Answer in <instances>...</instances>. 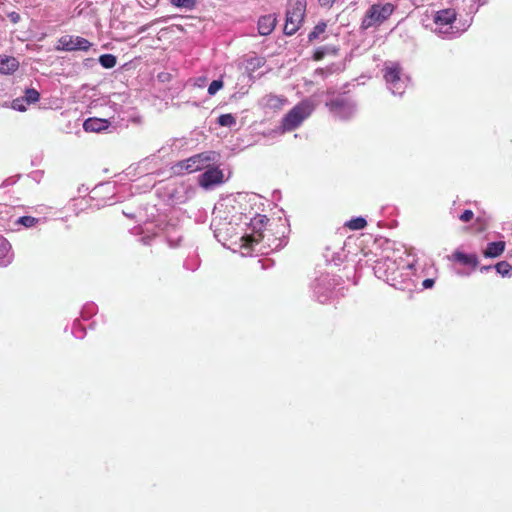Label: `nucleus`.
<instances>
[{"mask_svg":"<svg viewBox=\"0 0 512 512\" xmlns=\"http://www.w3.org/2000/svg\"><path fill=\"white\" fill-rule=\"evenodd\" d=\"M306 11L305 0H292L289 3L286 12V22L284 25V33L287 35L294 34L303 22Z\"/></svg>","mask_w":512,"mask_h":512,"instance_id":"423d86ee","label":"nucleus"},{"mask_svg":"<svg viewBox=\"0 0 512 512\" xmlns=\"http://www.w3.org/2000/svg\"><path fill=\"white\" fill-rule=\"evenodd\" d=\"M327 25L325 22H319L314 29L308 34L309 41H314L320 38V35L324 34Z\"/></svg>","mask_w":512,"mask_h":512,"instance_id":"4be33fe9","label":"nucleus"},{"mask_svg":"<svg viewBox=\"0 0 512 512\" xmlns=\"http://www.w3.org/2000/svg\"><path fill=\"white\" fill-rule=\"evenodd\" d=\"M452 259L454 261L460 262L464 265H469L472 267H476L479 263L478 258L475 254H465L459 250H456L453 255Z\"/></svg>","mask_w":512,"mask_h":512,"instance_id":"aec40b11","label":"nucleus"},{"mask_svg":"<svg viewBox=\"0 0 512 512\" xmlns=\"http://www.w3.org/2000/svg\"><path fill=\"white\" fill-rule=\"evenodd\" d=\"M90 47L91 43L83 37L65 35L59 38L56 49L63 51H87Z\"/></svg>","mask_w":512,"mask_h":512,"instance_id":"9d476101","label":"nucleus"},{"mask_svg":"<svg viewBox=\"0 0 512 512\" xmlns=\"http://www.w3.org/2000/svg\"><path fill=\"white\" fill-rule=\"evenodd\" d=\"M217 123L223 127H232L236 124V118L232 114H222L218 117Z\"/></svg>","mask_w":512,"mask_h":512,"instance_id":"a878e982","label":"nucleus"},{"mask_svg":"<svg viewBox=\"0 0 512 512\" xmlns=\"http://www.w3.org/2000/svg\"><path fill=\"white\" fill-rule=\"evenodd\" d=\"M328 53L335 54L336 49L332 47H319L314 53V59L321 60Z\"/></svg>","mask_w":512,"mask_h":512,"instance_id":"c85d7f7f","label":"nucleus"},{"mask_svg":"<svg viewBox=\"0 0 512 512\" xmlns=\"http://www.w3.org/2000/svg\"><path fill=\"white\" fill-rule=\"evenodd\" d=\"M423 287L425 289H429V288H432L433 285H434V280L433 279H425L422 283Z\"/></svg>","mask_w":512,"mask_h":512,"instance_id":"e433bc0d","label":"nucleus"},{"mask_svg":"<svg viewBox=\"0 0 512 512\" xmlns=\"http://www.w3.org/2000/svg\"><path fill=\"white\" fill-rule=\"evenodd\" d=\"M315 73H316V74H318V75H321V76H325V75H326V71H325V69H323V68H319V69H317V70L315 71Z\"/></svg>","mask_w":512,"mask_h":512,"instance_id":"a19ab883","label":"nucleus"},{"mask_svg":"<svg viewBox=\"0 0 512 512\" xmlns=\"http://www.w3.org/2000/svg\"><path fill=\"white\" fill-rule=\"evenodd\" d=\"M12 108L14 110H17V111H20V112H24L27 109V104H26V102L21 97L20 98H16L12 102Z\"/></svg>","mask_w":512,"mask_h":512,"instance_id":"7c9ffc66","label":"nucleus"},{"mask_svg":"<svg viewBox=\"0 0 512 512\" xmlns=\"http://www.w3.org/2000/svg\"><path fill=\"white\" fill-rule=\"evenodd\" d=\"M141 241H142L144 244H149V243H150V236L142 237Z\"/></svg>","mask_w":512,"mask_h":512,"instance_id":"79ce46f5","label":"nucleus"},{"mask_svg":"<svg viewBox=\"0 0 512 512\" xmlns=\"http://www.w3.org/2000/svg\"><path fill=\"white\" fill-rule=\"evenodd\" d=\"M9 18L11 19V21L13 23H17L19 21V19H20V16H19L18 13L12 12V13L9 14Z\"/></svg>","mask_w":512,"mask_h":512,"instance_id":"58836bf2","label":"nucleus"},{"mask_svg":"<svg viewBox=\"0 0 512 512\" xmlns=\"http://www.w3.org/2000/svg\"><path fill=\"white\" fill-rule=\"evenodd\" d=\"M248 65L254 70L256 68H260L264 65V59L261 57H251L248 60Z\"/></svg>","mask_w":512,"mask_h":512,"instance_id":"2f4dec72","label":"nucleus"},{"mask_svg":"<svg viewBox=\"0 0 512 512\" xmlns=\"http://www.w3.org/2000/svg\"><path fill=\"white\" fill-rule=\"evenodd\" d=\"M473 212L471 210H465L461 215H460V220L462 222H468L470 221L472 218H473Z\"/></svg>","mask_w":512,"mask_h":512,"instance_id":"f704fd0d","label":"nucleus"},{"mask_svg":"<svg viewBox=\"0 0 512 512\" xmlns=\"http://www.w3.org/2000/svg\"><path fill=\"white\" fill-rule=\"evenodd\" d=\"M38 222L39 219L32 216H22L17 220L18 224H21L27 228L34 227Z\"/></svg>","mask_w":512,"mask_h":512,"instance_id":"bb28decb","label":"nucleus"},{"mask_svg":"<svg viewBox=\"0 0 512 512\" xmlns=\"http://www.w3.org/2000/svg\"><path fill=\"white\" fill-rule=\"evenodd\" d=\"M321 6L331 7L336 0H318Z\"/></svg>","mask_w":512,"mask_h":512,"instance_id":"4c0bfd02","label":"nucleus"},{"mask_svg":"<svg viewBox=\"0 0 512 512\" xmlns=\"http://www.w3.org/2000/svg\"><path fill=\"white\" fill-rule=\"evenodd\" d=\"M395 6L391 3H376L369 7L362 21L361 28L367 30L383 24L394 12Z\"/></svg>","mask_w":512,"mask_h":512,"instance_id":"20e7f679","label":"nucleus"},{"mask_svg":"<svg viewBox=\"0 0 512 512\" xmlns=\"http://www.w3.org/2000/svg\"><path fill=\"white\" fill-rule=\"evenodd\" d=\"M248 202L247 194H238L237 196H227L220 199L213 210L212 225L218 226L219 221H225L228 224L240 225L243 219H247L246 206Z\"/></svg>","mask_w":512,"mask_h":512,"instance_id":"f257e3e1","label":"nucleus"},{"mask_svg":"<svg viewBox=\"0 0 512 512\" xmlns=\"http://www.w3.org/2000/svg\"><path fill=\"white\" fill-rule=\"evenodd\" d=\"M27 105L34 104L39 101L40 94L34 88H28L25 90L24 96L21 97Z\"/></svg>","mask_w":512,"mask_h":512,"instance_id":"412c9836","label":"nucleus"},{"mask_svg":"<svg viewBox=\"0 0 512 512\" xmlns=\"http://www.w3.org/2000/svg\"><path fill=\"white\" fill-rule=\"evenodd\" d=\"M246 220H250L249 225L251 228V233H246L241 237V247L245 249H251L254 247V245L258 244L267 236L263 231V227L268 219L264 215L255 214L254 217L248 216Z\"/></svg>","mask_w":512,"mask_h":512,"instance_id":"6e6552de","label":"nucleus"},{"mask_svg":"<svg viewBox=\"0 0 512 512\" xmlns=\"http://www.w3.org/2000/svg\"><path fill=\"white\" fill-rule=\"evenodd\" d=\"M19 68V61L13 56L0 55V74L10 75Z\"/></svg>","mask_w":512,"mask_h":512,"instance_id":"4468645a","label":"nucleus"},{"mask_svg":"<svg viewBox=\"0 0 512 512\" xmlns=\"http://www.w3.org/2000/svg\"><path fill=\"white\" fill-rule=\"evenodd\" d=\"M414 265H415L414 263H410V264L407 265V268L409 270H412V269H414Z\"/></svg>","mask_w":512,"mask_h":512,"instance_id":"c03bdc74","label":"nucleus"},{"mask_svg":"<svg viewBox=\"0 0 512 512\" xmlns=\"http://www.w3.org/2000/svg\"><path fill=\"white\" fill-rule=\"evenodd\" d=\"M204 84H205V78L200 77V78H198V79L196 80V85H197L198 87H203V86H204Z\"/></svg>","mask_w":512,"mask_h":512,"instance_id":"ea45409f","label":"nucleus"},{"mask_svg":"<svg viewBox=\"0 0 512 512\" xmlns=\"http://www.w3.org/2000/svg\"><path fill=\"white\" fill-rule=\"evenodd\" d=\"M337 117L341 119H348L354 115L356 111V105L345 98H336L327 104Z\"/></svg>","mask_w":512,"mask_h":512,"instance_id":"f8f14e48","label":"nucleus"},{"mask_svg":"<svg viewBox=\"0 0 512 512\" xmlns=\"http://www.w3.org/2000/svg\"><path fill=\"white\" fill-rule=\"evenodd\" d=\"M383 77L387 88L393 95L402 96L409 84V77L403 72L398 62L384 63Z\"/></svg>","mask_w":512,"mask_h":512,"instance_id":"f03ea898","label":"nucleus"},{"mask_svg":"<svg viewBox=\"0 0 512 512\" xmlns=\"http://www.w3.org/2000/svg\"><path fill=\"white\" fill-rule=\"evenodd\" d=\"M394 266V262L390 260L378 261L374 267L375 274L378 278H383L385 281L389 282L394 281L395 277L393 276V272L387 273V270L391 269Z\"/></svg>","mask_w":512,"mask_h":512,"instance_id":"2eb2a0df","label":"nucleus"},{"mask_svg":"<svg viewBox=\"0 0 512 512\" xmlns=\"http://www.w3.org/2000/svg\"><path fill=\"white\" fill-rule=\"evenodd\" d=\"M276 18L274 15H264L258 20V32L262 36L269 35L275 28Z\"/></svg>","mask_w":512,"mask_h":512,"instance_id":"dca6fc26","label":"nucleus"},{"mask_svg":"<svg viewBox=\"0 0 512 512\" xmlns=\"http://www.w3.org/2000/svg\"><path fill=\"white\" fill-rule=\"evenodd\" d=\"M339 285L337 279L329 274L321 275L315 279L312 289L316 300L325 303L332 298L335 287Z\"/></svg>","mask_w":512,"mask_h":512,"instance_id":"1a4fd4ad","label":"nucleus"},{"mask_svg":"<svg viewBox=\"0 0 512 512\" xmlns=\"http://www.w3.org/2000/svg\"><path fill=\"white\" fill-rule=\"evenodd\" d=\"M173 5L179 8L191 10L195 7V0H170Z\"/></svg>","mask_w":512,"mask_h":512,"instance_id":"cd10ccee","label":"nucleus"},{"mask_svg":"<svg viewBox=\"0 0 512 512\" xmlns=\"http://www.w3.org/2000/svg\"><path fill=\"white\" fill-rule=\"evenodd\" d=\"M184 266H185V268H186V269L191 270V271H194V270H196V269L198 268L199 263H198V261L195 259L193 263H190V264H189V262H186V263L184 264Z\"/></svg>","mask_w":512,"mask_h":512,"instance_id":"c9c22d12","label":"nucleus"},{"mask_svg":"<svg viewBox=\"0 0 512 512\" xmlns=\"http://www.w3.org/2000/svg\"><path fill=\"white\" fill-rule=\"evenodd\" d=\"M457 13L453 8H447L436 12L434 16V32L443 38H453L466 30L467 24L462 29L455 25Z\"/></svg>","mask_w":512,"mask_h":512,"instance_id":"7ed1b4c3","label":"nucleus"},{"mask_svg":"<svg viewBox=\"0 0 512 512\" xmlns=\"http://www.w3.org/2000/svg\"><path fill=\"white\" fill-rule=\"evenodd\" d=\"M491 268V266H483L481 267V271H488Z\"/></svg>","mask_w":512,"mask_h":512,"instance_id":"37998d69","label":"nucleus"},{"mask_svg":"<svg viewBox=\"0 0 512 512\" xmlns=\"http://www.w3.org/2000/svg\"><path fill=\"white\" fill-rule=\"evenodd\" d=\"M367 222L363 217H356L349 220L346 226L351 230H361L366 226Z\"/></svg>","mask_w":512,"mask_h":512,"instance_id":"393cba45","label":"nucleus"},{"mask_svg":"<svg viewBox=\"0 0 512 512\" xmlns=\"http://www.w3.org/2000/svg\"><path fill=\"white\" fill-rule=\"evenodd\" d=\"M286 102L287 100L285 98L273 94L266 95L261 99V103L264 107L274 110L281 109Z\"/></svg>","mask_w":512,"mask_h":512,"instance_id":"a211bd4d","label":"nucleus"},{"mask_svg":"<svg viewBox=\"0 0 512 512\" xmlns=\"http://www.w3.org/2000/svg\"><path fill=\"white\" fill-rule=\"evenodd\" d=\"M223 87V81L221 79L213 80L208 87V94L214 96Z\"/></svg>","mask_w":512,"mask_h":512,"instance_id":"c756f323","label":"nucleus"},{"mask_svg":"<svg viewBox=\"0 0 512 512\" xmlns=\"http://www.w3.org/2000/svg\"><path fill=\"white\" fill-rule=\"evenodd\" d=\"M110 126L108 119L103 118H88L83 123V128L86 132H102Z\"/></svg>","mask_w":512,"mask_h":512,"instance_id":"ddd939ff","label":"nucleus"},{"mask_svg":"<svg viewBox=\"0 0 512 512\" xmlns=\"http://www.w3.org/2000/svg\"><path fill=\"white\" fill-rule=\"evenodd\" d=\"M219 155L214 151H206L189 157L177 164L180 171L193 173L202 169L208 168L212 163H215Z\"/></svg>","mask_w":512,"mask_h":512,"instance_id":"0eeeda50","label":"nucleus"},{"mask_svg":"<svg viewBox=\"0 0 512 512\" xmlns=\"http://www.w3.org/2000/svg\"><path fill=\"white\" fill-rule=\"evenodd\" d=\"M72 333L77 337V338H82L84 336V330L80 327V324L79 323H74L73 325V330H72Z\"/></svg>","mask_w":512,"mask_h":512,"instance_id":"473e14b6","label":"nucleus"},{"mask_svg":"<svg viewBox=\"0 0 512 512\" xmlns=\"http://www.w3.org/2000/svg\"><path fill=\"white\" fill-rule=\"evenodd\" d=\"M505 242L497 241L491 242L487 245L486 249L483 252V255L486 258H496L499 257L505 250Z\"/></svg>","mask_w":512,"mask_h":512,"instance_id":"6ab92c4d","label":"nucleus"},{"mask_svg":"<svg viewBox=\"0 0 512 512\" xmlns=\"http://www.w3.org/2000/svg\"><path fill=\"white\" fill-rule=\"evenodd\" d=\"M495 269L497 273L503 277H509L512 275V266L506 261L498 262L495 265Z\"/></svg>","mask_w":512,"mask_h":512,"instance_id":"5701e85b","label":"nucleus"},{"mask_svg":"<svg viewBox=\"0 0 512 512\" xmlns=\"http://www.w3.org/2000/svg\"><path fill=\"white\" fill-rule=\"evenodd\" d=\"M116 57L112 54H103L99 57V63L102 67L110 69L116 65Z\"/></svg>","mask_w":512,"mask_h":512,"instance_id":"b1692460","label":"nucleus"},{"mask_svg":"<svg viewBox=\"0 0 512 512\" xmlns=\"http://www.w3.org/2000/svg\"><path fill=\"white\" fill-rule=\"evenodd\" d=\"M198 182L202 188L206 190L212 189L224 182V173L219 167H211L210 165L206 168L205 172L199 176Z\"/></svg>","mask_w":512,"mask_h":512,"instance_id":"9b49d317","label":"nucleus"},{"mask_svg":"<svg viewBox=\"0 0 512 512\" xmlns=\"http://www.w3.org/2000/svg\"><path fill=\"white\" fill-rule=\"evenodd\" d=\"M467 5H469V14H473L478 10L476 5L477 0H463Z\"/></svg>","mask_w":512,"mask_h":512,"instance_id":"72a5a7b5","label":"nucleus"},{"mask_svg":"<svg viewBox=\"0 0 512 512\" xmlns=\"http://www.w3.org/2000/svg\"><path fill=\"white\" fill-rule=\"evenodd\" d=\"M13 254L10 243L4 238H0V266H7L12 262Z\"/></svg>","mask_w":512,"mask_h":512,"instance_id":"f3484780","label":"nucleus"},{"mask_svg":"<svg viewBox=\"0 0 512 512\" xmlns=\"http://www.w3.org/2000/svg\"><path fill=\"white\" fill-rule=\"evenodd\" d=\"M314 105L310 100H304L291 109L282 120L283 131H292L310 116Z\"/></svg>","mask_w":512,"mask_h":512,"instance_id":"39448f33","label":"nucleus"}]
</instances>
